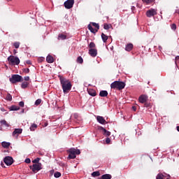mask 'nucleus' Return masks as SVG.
<instances>
[{
    "label": "nucleus",
    "instance_id": "15",
    "mask_svg": "<svg viewBox=\"0 0 179 179\" xmlns=\"http://www.w3.org/2000/svg\"><path fill=\"white\" fill-rule=\"evenodd\" d=\"M22 133V129H15V131L13 133V136H18L20 134Z\"/></svg>",
    "mask_w": 179,
    "mask_h": 179
},
{
    "label": "nucleus",
    "instance_id": "11",
    "mask_svg": "<svg viewBox=\"0 0 179 179\" xmlns=\"http://www.w3.org/2000/svg\"><path fill=\"white\" fill-rule=\"evenodd\" d=\"M148 96L143 94L138 97V101L140 103L143 104L148 101Z\"/></svg>",
    "mask_w": 179,
    "mask_h": 179
},
{
    "label": "nucleus",
    "instance_id": "38",
    "mask_svg": "<svg viewBox=\"0 0 179 179\" xmlns=\"http://www.w3.org/2000/svg\"><path fill=\"white\" fill-rule=\"evenodd\" d=\"M164 176L162 173H159L157 176L156 179H164Z\"/></svg>",
    "mask_w": 179,
    "mask_h": 179
},
{
    "label": "nucleus",
    "instance_id": "21",
    "mask_svg": "<svg viewBox=\"0 0 179 179\" xmlns=\"http://www.w3.org/2000/svg\"><path fill=\"white\" fill-rule=\"evenodd\" d=\"M111 178H113V176H111V175L104 174L102 176H101V178H99V179H111Z\"/></svg>",
    "mask_w": 179,
    "mask_h": 179
},
{
    "label": "nucleus",
    "instance_id": "14",
    "mask_svg": "<svg viewBox=\"0 0 179 179\" xmlns=\"http://www.w3.org/2000/svg\"><path fill=\"white\" fill-rule=\"evenodd\" d=\"M96 120H97L98 122L101 124H105V123H107V122L106 121L104 117L102 116H97Z\"/></svg>",
    "mask_w": 179,
    "mask_h": 179
},
{
    "label": "nucleus",
    "instance_id": "5",
    "mask_svg": "<svg viewBox=\"0 0 179 179\" xmlns=\"http://www.w3.org/2000/svg\"><path fill=\"white\" fill-rule=\"evenodd\" d=\"M67 152H69V159H74L76 157V155H80V150L75 148H70Z\"/></svg>",
    "mask_w": 179,
    "mask_h": 179
},
{
    "label": "nucleus",
    "instance_id": "32",
    "mask_svg": "<svg viewBox=\"0 0 179 179\" xmlns=\"http://www.w3.org/2000/svg\"><path fill=\"white\" fill-rule=\"evenodd\" d=\"M13 46L15 47V49H19L20 46V42H15L13 43Z\"/></svg>",
    "mask_w": 179,
    "mask_h": 179
},
{
    "label": "nucleus",
    "instance_id": "6",
    "mask_svg": "<svg viewBox=\"0 0 179 179\" xmlns=\"http://www.w3.org/2000/svg\"><path fill=\"white\" fill-rule=\"evenodd\" d=\"M87 27L90 32L92 34H96L99 29V25L98 23L96 22H91L88 24Z\"/></svg>",
    "mask_w": 179,
    "mask_h": 179
},
{
    "label": "nucleus",
    "instance_id": "47",
    "mask_svg": "<svg viewBox=\"0 0 179 179\" xmlns=\"http://www.w3.org/2000/svg\"><path fill=\"white\" fill-rule=\"evenodd\" d=\"M132 109H133L134 111H136V106H133Z\"/></svg>",
    "mask_w": 179,
    "mask_h": 179
},
{
    "label": "nucleus",
    "instance_id": "13",
    "mask_svg": "<svg viewBox=\"0 0 179 179\" xmlns=\"http://www.w3.org/2000/svg\"><path fill=\"white\" fill-rule=\"evenodd\" d=\"M88 53L92 57H96L97 55V50L96 49H90Z\"/></svg>",
    "mask_w": 179,
    "mask_h": 179
},
{
    "label": "nucleus",
    "instance_id": "50",
    "mask_svg": "<svg viewBox=\"0 0 179 179\" xmlns=\"http://www.w3.org/2000/svg\"><path fill=\"white\" fill-rule=\"evenodd\" d=\"M135 9V7L134 6H132L131 7V10H134Z\"/></svg>",
    "mask_w": 179,
    "mask_h": 179
},
{
    "label": "nucleus",
    "instance_id": "31",
    "mask_svg": "<svg viewBox=\"0 0 179 179\" xmlns=\"http://www.w3.org/2000/svg\"><path fill=\"white\" fill-rule=\"evenodd\" d=\"M143 104H144V106L146 108L152 107V103L149 101H146V102L143 103Z\"/></svg>",
    "mask_w": 179,
    "mask_h": 179
},
{
    "label": "nucleus",
    "instance_id": "46",
    "mask_svg": "<svg viewBox=\"0 0 179 179\" xmlns=\"http://www.w3.org/2000/svg\"><path fill=\"white\" fill-rule=\"evenodd\" d=\"M110 138H106V143L108 145V144H110Z\"/></svg>",
    "mask_w": 179,
    "mask_h": 179
},
{
    "label": "nucleus",
    "instance_id": "42",
    "mask_svg": "<svg viewBox=\"0 0 179 179\" xmlns=\"http://www.w3.org/2000/svg\"><path fill=\"white\" fill-rule=\"evenodd\" d=\"M19 106H20V107H24V101H20L19 102Z\"/></svg>",
    "mask_w": 179,
    "mask_h": 179
},
{
    "label": "nucleus",
    "instance_id": "24",
    "mask_svg": "<svg viewBox=\"0 0 179 179\" xmlns=\"http://www.w3.org/2000/svg\"><path fill=\"white\" fill-rule=\"evenodd\" d=\"M10 146V143H8V142H3L2 143V147L3 148H8Z\"/></svg>",
    "mask_w": 179,
    "mask_h": 179
},
{
    "label": "nucleus",
    "instance_id": "16",
    "mask_svg": "<svg viewBox=\"0 0 179 179\" xmlns=\"http://www.w3.org/2000/svg\"><path fill=\"white\" fill-rule=\"evenodd\" d=\"M87 92L88 94L91 95L92 96H95L96 95V92L94 89H88Z\"/></svg>",
    "mask_w": 179,
    "mask_h": 179
},
{
    "label": "nucleus",
    "instance_id": "8",
    "mask_svg": "<svg viewBox=\"0 0 179 179\" xmlns=\"http://www.w3.org/2000/svg\"><path fill=\"white\" fill-rule=\"evenodd\" d=\"M157 10L151 8L150 10H148L146 11V16L147 17H152L153 16L157 15Z\"/></svg>",
    "mask_w": 179,
    "mask_h": 179
},
{
    "label": "nucleus",
    "instance_id": "9",
    "mask_svg": "<svg viewBox=\"0 0 179 179\" xmlns=\"http://www.w3.org/2000/svg\"><path fill=\"white\" fill-rule=\"evenodd\" d=\"M64 5V7L67 9L72 8L74 5V0H66Z\"/></svg>",
    "mask_w": 179,
    "mask_h": 179
},
{
    "label": "nucleus",
    "instance_id": "40",
    "mask_svg": "<svg viewBox=\"0 0 179 179\" xmlns=\"http://www.w3.org/2000/svg\"><path fill=\"white\" fill-rule=\"evenodd\" d=\"M171 29H173V31H176V29H177V26H176V24L175 23H173V24H171Z\"/></svg>",
    "mask_w": 179,
    "mask_h": 179
},
{
    "label": "nucleus",
    "instance_id": "10",
    "mask_svg": "<svg viewBox=\"0 0 179 179\" xmlns=\"http://www.w3.org/2000/svg\"><path fill=\"white\" fill-rule=\"evenodd\" d=\"M3 162L7 166H11L13 164V159L12 157L7 156L4 158Z\"/></svg>",
    "mask_w": 179,
    "mask_h": 179
},
{
    "label": "nucleus",
    "instance_id": "22",
    "mask_svg": "<svg viewBox=\"0 0 179 179\" xmlns=\"http://www.w3.org/2000/svg\"><path fill=\"white\" fill-rule=\"evenodd\" d=\"M101 38L103 43H106L108 39V36L104 33H101Z\"/></svg>",
    "mask_w": 179,
    "mask_h": 179
},
{
    "label": "nucleus",
    "instance_id": "43",
    "mask_svg": "<svg viewBox=\"0 0 179 179\" xmlns=\"http://www.w3.org/2000/svg\"><path fill=\"white\" fill-rule=\"evenodd\" d=\"M24 72L26 73H28L30 72V69L29 68L24 69Z\"/></svg>",
    "mask_w": 179,
    "mask_h": 179
},
{
    "label": "nucleus",
    "instance_id": "29",
    "mask_svg": "<svg viewBox=\"0 0 179 179\" xmlns=\"http://www.w3.org/2000/svg\"><path fill=\"white\" fill-rule=\"evenodd\" d=\"M143 3H146L147 5H150L154 2L155 0H142Z\"/></svg>",
    "mask_w": 179,
    "mask_h": 179
},
{
    "label": "nucleus",
    "instance_id": "28",
    "mask_svg": "<svg viewBox=\"0 0 179 179\" xmlns=\"http://www.w3.org/2000/svg\"><path fill=\"white\" fill-rule=\"evenodd\" d=\"M6 100L8 101H12V96L10 94L8 93L6 96Z\"/></svg>",
    "mask_w": 179,
    "mask_h": 179
},
{
    "label": "nucleus",
    "instance_id": "7",
    "mask_svg": "<svg viewBox=\"0 0 179 179\" xmlns=\"http://www.w3.org/2000/svg\"><path fill=\"white\" fill-rule=\"evenodd\" d=\"M30 170L34 173H38V171H40L41 170L43 169V164H34L29 166Z\"/></svg>",
    "mask_w": 179,
    "mask_h": 179
},
{
    "label": "nucleus",
    "instance_id": "53",
    "mask_svg": "<svg viewBox=\"0 0 179 179\" xmlns=\"http://www.w3.org/2000/svg\"><path fill=\"white\" fill-rule=\"evenodd\" d=\"M8 1H10L11 0H7Z\"/></svg>",
    "mask_w": 179,
    "mask_h": 179
},
{
    "label": "nucleus",
    "instance_id": "34",
    "mask_svg": "<svg viewBox=\"0 0 179 179\" xmlns=\"http://www.w3.org/2000/svg\"><path fill=\"white\" fill-rule=\"evenodd\" d=\"M77 62L79 63V64H83V59L82 58L81 56L78 57Z\"/></svg>",
    "mask_w": 179,
    "mask_h": 179
},
{
    "label": "nucleus",
    "instance_id": "37",
    "mask_svg": "<svg viewBox=\"0 0 179 179\" xmlns=\"http://www.w3.org/2000/svg\"><path fill=\"white\" fill-rule=\"evenodd\" d=\"M62 174L60 172H55L54 174V177L55 178H59V177H61Z\"/></svg>",
    "mask_w": 179,
    "mask_h": 179
},
{
    "label": "nucleus",
    "instance_id": "30",
    "mask_svg": "<svg viewBox=\"0 0 179 179\" xmlns=\"http://www.w3.org/2000/svg\"><path fill=\"white\" fill-rule=\"evenodd\" d=\"M99 176H100L99 171H94L93 173H92V177H98Z\"/></svg>",
    "mask_w": 179,
    "mask_h": 179
},
{
    "label": "nucleus",
    "instance_id": "36",
    "mask_svg": "<svg viewBox=\"0 0 179 179\" xmlns=\"http://www.w3.org/2000/svg\"><path fill=\"white\" fill-rule=\"evenodd\" d=\"M40 160H41V159L39 157H37L36 159H34L32 161V163H34V164H41V163H39Z\"/></svg>",
    "mask_w": 179,
    "mask_h": 179
},
{
    "label": "nucleus",
    "instance_id": "51",
    "mask_svg": "<svg viewBox=\"0 0 179 179\" xmlns=\"http://www.w3.org/2000/svg\"><path fill=\"white\" fill-rule=\"evenodd\" d=\"M176 129L179 131V126L176 127Z\"/></svg>",
    "mask_w": 179,
    "mask_h": 179
},
{
    "label": "nucleus",
    "instance_id": "3",
    "mask_svg": "<svg viewBox=\"0 0 179 179\" xmlns=\"http://www.w3.org/2000/svg\"><path fill=\"white\" fill-rule=\"evenodd\" d=\"M8 64L11 66L19 65L20 64V59L18 57L14 55H10L7 59Z\"/></svg>",
    "mask_w": 179,
    "mask_h": 179
},
{
    "label": "nucleus",
    "instance_id": "49",
    "mask_svg": "<svg viewBox=\"0 0 179 179\" xmlns=\"http://www.w3.org/2000/svg\"><path fill=\"white\" fill-rule=\"evenodd\" d=\"M48 123H45V124H44V127H48Z\"/></svg>",
    "mask_w": 179,
    "mask_h": 179
},
{
    "label": "nucleus",
    "instance_id": "55",
    "mask_svg": "<svg viewBox=\"0 0 179 179\" xmlns=\"http://www.w3.org/2000/svg\"><path fill=\"white\" fill-rule=\"evenodd\" d=\"M166 179H169V178H166Z\"/></svg>",
    "mask_w": 179,
    "mask_h": 179
},
{
    "label": "nucleus",
    "instance_id": "23",
    "mask_svg": "<svg viewBox=\"0 0 179 179\" xmlns=\"http://www.w3.org/2000/svg\"><path fill=\"white\" fill-rule=\"evenodd\" d=\"M67 38V36L63 34H59L57 39L59 40H64Z\"/></svg>",
    "mask_w": 179,
    "mask_h": 179
},
{
    "label": "nucleus",
    "instance_id": "48",
    "mask_svg": "<svg viewBox=\"0 0 179 179\" xmlns=\"http://www.w3.org/2000/svg\"><path fill=\"white\" fill-rule=\"evenodd\" d=\"M27 64H31V62H30V60H27Z\"/></svg>",
    "mask_w": 179,
    "mask_h": 179
},
{
    "label": "nucleus",
    "instance_id": "35",
    "mask_svg": "<svg viewBox=\"0 0 179 179\" xmlns=\"http://www.w3.org/2000/svg\"><path fill=\"white\" fill-rule=\"evenodd\" d=\"M0 123H1L2 125H4V126H6V127H9V124H8V123L6 122V120H1V121H0Z\"/></svg>",
    "mask_w": 179,
    "mask_h": 179
},
{
    "label": "nucleus",
    "instance_id": "54",
    "mask_svg": "<svg viewBox=\"0 0 179 179\" xmlns=\"http://www.w3.org/2000/svg\"><path fill=\"white\" fill-rule=\"evenodd\" d=\"M3 164H2L1 166H3Z\"/></svg>",
    "mask_w": 179,
    "mask_h": 179
},
{
    "label": "nucleus",
    "instance_id": "52",
    "mask_svg": "<svg viewBox=\"0 0 179 179\" xmlns=\"http://www.w3.org/2000/svg\"><path fill=\"white\" fill-rule=\"evenodd\" d=\"M14 52H15V54L16 53V50H14Z\"/></svg>",
    "mask_w": 179,
    "mask_h": 179
},
{
    "label": "nucleus",
    "instance_id": "45",
    "mask_svg": "<svg viewBox=\"0 0 179 179\" xmlns=\"http://www.w3.org/2000/svg\"><path fill=\"white\" fill-rule=\"evenodd\" d=\"M24 80H25V81H29V80H30V77H29V76L24 77Z\"/></svg>",
    "mask_w": 179,
    "mask_h": 179
},
{
    "label": "nucleus",
    "instance_id": "12",
    "mask_svg": "<svg viewBox=\"0 0 179 179\" xmlns=\"http://www.w3.org/2000/svg\"><path fill=\"white\" fill-rule=\"evenodd\" d=\"M99 129L103 131V135L106 137H109L110 136V132L107 131L104 127H99Z\"/></svg>",
    "mask_w": 179,
    "mask_h": 179
},
{
    "label": "nucleus",
    "instance_id": "4",
    "mask_svg": "<svg viewBox=\"0 0 179 179\" xmlns=\"http://www.w3.org/2000/svg\"><path fill=\"white\" fill-rule=\"evenodd\" d=\"M9 81L13 84L22 83L23 81V77L20 75L14 74L11 76V78H9Z\"/></svg>",
    "mask_w": 179,
    "mask_h": 179
},
{
    "label": "nucleus",
    "instance_id": "1",
    "mask_svg": "<svg viewBox=\"0 0 179 179\" xmlns=\"http://www.w3.org/2000/svg\"><path fill=\"white\" fill-rule=\"evenodd\" d=\"M59 80H60V83L62 85V88L63 90L64 94H69L72 89V84L71 81L66 78L62 77V76H59Z\"/></svg>",
    "mask_w": 179,
    "mask_h": 179
},
{
    "label": "nucleus",
    "instance_id": "41",
    "mask_svg": "<svg viewBox=\"0 0 179 179\" xmlns=\"http://www.w3.org/2000/svg\"><path fill=\"white\" fill-rule=\"evenodd\" d=\"M177 62H179V56L175 57V64L177 65Z\"/></svg>",
    "mask_w": 179,
    "mask_h": 179
},
{
    "label": "nucleus",
    "instance_id": "20",
    "mask_svg": "<svg viewBox=\"0 0 179 179\" xmlns=\"http://www.w3.org/2000/svg\"><path fill=\"white\" fill-rule=\"evenodd\" d=\"M20 109V106H11L9 108L10 111H17V110H19Z\"/></svg>",
    "mask_w": 179,
    "mask_h": 179
},
{
    "label": "nucleus",
    "instance_id": "17",
    "mask_svg": "<svg viewBox=\"0 0 179 179\" xmlns=\"http://www.w3.org/2000/svg\"><path fill=\"white\" fill-rule=\"evenodd\" d=\"M133 43H127L125 47V50L130 52L131 50H133Z\"/></svg>",
    "mask_w": 179,
    "mask_h": 179
},
{
    "label": "nucleus",
    "instance_id": "25",
    "mask_svg": "<svg viewBox=\"0 0 179 179\" xmlns=\"http://www.w3.org/2000/svg\"><path fill=\"white\" fill-rule=\"evenodd\" d=\"M110 27H113V26L110 24H108V23H104L103 24V29H109Z\"/></svg>",
    "mask_w": 179,
    "mask_h": 179
},
{
    "label": "nucleus",
    "instance_id": "26",
    "mask_svg": "<svg viewBox=\"0 0 179 179\" xmlns=\"http://www.w3.org/2000/svg\"><path fill=\"white\" fill-rule=\"evenodd\" d=\"M38 127V126H37V124H32L31 125V127H30V131H35L36 130V129Z\"/></svg>",
    "mask_w": 179,
    "mask_h": 179
},
{
    "label": "nucleus",
    "instance_id": "27",
    "mask_svg": "<svg viewBox=\"0 0 179 179\" xmlns=\"http://www.w3.org/2000/svg\"><path fill=\"white\" fill-rule=\"evenodd\" d=\"M29 85V83L28 82H24V83H22V85H21V88L22 89H26Z\"/></svg>",
    "mask_w": 179,
    "mask_h": 179
},
{
    "label": "nucleus",
    "instance_id": "33",
    "mask_svg": "<svg viewBox=\"0 0 179 179\" xmlns=\"http://www.w3.org/2000/svg\"><path fill=\"white\" fill-rule=\"evenodd\" d=\"M95 47H96V45L94 42H91L89 44V48H90V50L95 48Z\"/></svg>",
    "mask_w": 179,
    "mask_h": 179
},
{
    "label": "nucleus",
    "instance_id": "19",
    "mask_svg": "<svg viewBox=\"0 0 179 179\" xmlns=\"http://www.w3.org/2000/svg\"><path fill=\"white\" fill-rule=\"evenodd\" d=\"M108 91H106V90H101L99 92V96L101 97H106L108 96Z\"/></svg>",
    "mask_w": 179,
    "mask_h": 179
},
{
    "label": "nucleus",
    "instance_id": "18",
    "mask_svg": "<svg viewBox=\"0 0 179 179\" xmlns=\"http://www.w3.org/2000/svg\"><path fill=\"white\" fill-rule=\"evenodd\" d=\"M46 62L48 63H52L55 62L54 57L49 55L48 57H46Z\"/></svg>",
    "mask_w": 179,
    "mask_h": 179
},
{
    "label": "nucleus",
    "instance_id": "39",
    "mask_svg": "<svg viewBox=\"0 0 179 179\" xmlns=\"http://www.w3.org/2000/svg\"><path fill=\"white\" fill-rule=\"evenodd\" d=\"M41 103V99H37L36 101H35L34 102V105L35 106H39Z\"/></svg>",
    "mask_w": 179,
    "mask_h": 179
},
{
    "label": "nucleus",
    "instance_id": "2",
    "mask_svg": "<svg viewBox=\"0 0 179 179\" xmlns=\"http://www.w3.org/2000/svg\"><path fill=\"white\" fill-rule=\"evenodd\" d=\"M126 87V83L122 81H114L110 85V88L113 90H122Z\"/></svg>",
    "mask_w": 179,
    "mask_h": 179
},
{
    "label": "nucleus",
    "instance_id": "44",
    "mask_svg": "<svg viewBox=\"0 0 179 179\" xmlns=\"http://www.w3.org/2000/svg\"><path fill=\"white\" fill-rule=\"evenodd\" d=\"M25 162L27 163V164H30L31 162V161L29 159V158H27L25 159Z\"/></svg>",
    "mask_w": 179,
    "mask_h": 179
}]
</instances>
